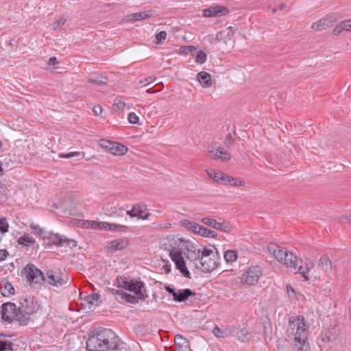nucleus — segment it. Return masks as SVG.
Here are the masks:
<instances>
[{
	"label": "nucleus",
	"instance_id": "obj_1",
	"mask_svg": "<svg viewBox=\"0 0 351 351\" xmlns=\"http://www.w3.org/2000/svg\"><path fill=\"white\" fill-rule=\"evenodd\" d=\"M118 287L134 293L133 295L125 293L122 290H114L117 300L135 304L138 300H145L147 298L145 294L144 282L135 279H130L125 277L118 276L116 279Z\"/></svg>",
	"mask_w": 351,
	"mask_h": 351
},
{
	"label": "nucleus",
	"instance_id": "obj_2",
	"mask_svg": "<svg viewBox=\"0 0 351 351\" xmlns=\"http://www.w3.org/2000/svg\"><path fill=\"white\" fill-rule=\"evenodd\" d=\"M287 335L293 339V351H311L308 341V326L302 316H292L289 319Z\"/></svg>",
	"mask_w": 351,
	"mask_h": 351
},
{
	"label": "nucleus",
	"instance_id": "obj_3",
	"mask_svg": "<svg viewBox=\"0 0 351 351\" xmlns=\"http://www.w3.org/2000/svg\"><path fill=\"white\" fill-rule=\"evenodd\" d=\"M21 274L23 276H25L30 286L34 288H37L43 282H46L54 287H60L66 283V281L61 276V274L49 270L45 275L40 269L32 264L27 265L23 268Z\"/></svg>",
	"mask_w": 351,
	"mask_h": 351
},
{
	"label": "nucleus",
	"instance_id": "obj_4",
	"mask_svg": "<svg viewBox=\"0 0 351 351\" xmlns=\"http://www.w3.org/2000/svg\"><path fill=\"white\" fill-rule=\"evenodd\" d=\"M120 339L111 329L101 328L86 341V348L89 351H107L118 349Z\"/></svg>",
	"mask_w": 351,
	"mask_h": 351
},
{
	"label": "nucleus",
	"instance_id": "obj_5",
	"mask_svg": "<svg viewBox=\"0 0 351 351\" xmlns=\"http://www.w3.org/2000/svg\"><path fill=\"white\" fill-rule=\"evenodd\" d=\"M1 318L9 323L18 322L20 325H27V319L19 313V307L14 303L7 302L1 305Z\"/></svg>",
	"mask_w": 351,
	"mask_h": 351
},
{
	"label": "nucleus",
	"instance_id": "obj_6",
	"mask_svg": "<svg viewBox=\"0 0 351 351\" xmlns=\"http://www.w3.org/2000/svg\"><path fill=\"white\" fill-rule=\"evenodd\" d=\"M40 309V304L34 302L31 298H21L19 302V313L27 319V324L30 320L29 315L38 312Z\"/></svg>",
	"mask_w": 351,
	"mask_h": 351
},
{
	"label": "nucleus",
	"instance_id": "obj_7",
	"mask_svg": "<svg viewBox=\"0 0 351 351\" xmlns=\"http://www.w3.org/2000/svg\"><path fill=\"white\" fill-rule=\"evenodd\" d=\"M169 256L176 264V268L185 277L190 278V272L186 266L185 261L178 247L171 246L169 250Z\"/></svg>",
	"mask_w": 351,
	"mask_h": 351
},
{
	"label": "nucleus",
	"instance_id": "obj_8",
	"mask_svg": "<svg viewBox=\"0 0 351 351\" xmlns=\"http://www.w3.org/2000/svg\"><path fill=\"white\" fill-rule=\"evenodd\" d=\"M261 274L262 271L259 266H251L243 274L241 282L243 285H254L258 282Z\"/></svg>",
	"mask_w": 351,
	"mask_h": 351
},
{
	"label": "nucleus",
	"instance_id": "obj_9",
	"mask_svg": "<svg viewBox=\"0 0 351 351\" xmlns=\"http://www.w3.org/2000/svg\"><path fill=\"white\" fill-rule=\"evenodd\" d=\"M220 258L219 254H214L206 258H200L199 265L195 263V267L203 272H211L219 265Z\"/></svg>",
	"mask_w": 351,
	"mask_h": 351
},
{
	"label": "nucleus",
	"instance_id": "obj_10",
	"mask_svg": "<svg viewBox=\"0 0 351 351\" xmlns=\"http://www.w3.org/2000/svg\"><path fill=\"white\" fill-rule=\"evenodd\" d=\"M47 239L50 240V241L57 246H69L71 248L75 247L77 246V241L74 239H68L64 235H61L60 234H53L49 233V237H46Z\"/></svg>",
	"mask_w": 351,
	"mask_h": 351
},
{
	"label": "nucleus",
	"instance_id": "obj_11",
	"mask_svg": "<svg viewBox=\"0 0 351 351\" xmlns=\"http://www.w3.org/2000/svg\"><path fill=\"white\" fill-rule=\"evenodd\" d=\"M339 334V327L335 326L322 330L319 335V339L324 343H333L337 339Z\"/></svg>",
	"mask_w": 351,
	"mask_h": 351
},
{
	"label": "nucleus",
	"instance_id": "obj_12",
	"mask_svg": "<svg viewBox=\"0 0 351 351\" xmlns=\"http://www.w3.org/2000/svg\"><path fill=\"white\" fill-rule=\"evenodd\" d=\"M229 13L228 9L223 5H215L203 10L204 17H220Z\"/></svg>",
	"mask_w": 351,
	"mask_h": 351
},
{
	"label": "nucleus",
	"instance_id": "obj_13",
	"mask_svg": "<svg viewBox=\"0 0 351 351\" xmlns=\"http://www.w3.org/2000/svg\"><path fill=\"white\" fill-rule=\"evenodd\" d=\"M202 222L211 228L223 232H228L230 230V224L227 222H219L211 218L204 217L202 219Z\"/></svg>",
	"mask_w": 351,
	"mask_h": 351
},
{
	"label": "nucleus",
	"instance_id": "obj_14",
	"mask_svg": "<svg viewBox=\"0 0 351 351\" xmlns=\"http://www.w3.org/2000/svg\"><path fill=\"white\" fill-rule=\"evenodd\" d=\"M267 250L280 263L282 262L283 256L288 252L286 248L281 247L275 243L268 245Z\"/></svg>",
	"mask_w": 351,
	"mask_h": 351
},
{
	"label": "nucleus",
	"instance_id": "obj_15",
	"mask_svg": "<svg viewBox=\"0 0 351 351\" xmlns=\"http://www.w3.org/2000/svg\"><path fill=\"white\" fill-rule=\"evenodd\" d=\"M298 258L291 252L288 250V252L285 254V256H283L282 263L287 267L291 269L296 270L297 266L298 265Z\"/></svg>",
	"mask_w": 351,
	"mask_h": 351
},
{
	"label": "nucleus",
	"instance_id": "obj_16",
	"mask_svg": "<svg viewBox=\"0 0 351 351\" xmlns=\"http://www.w3.org/2000/svg\"><path fill=\"white\" fill-rule=\"evenodd\" d=\"M196 293L191 290L190 289H184L177 290L176 295H174L173 300L177 302H185L191 296H194Z\"/></svg>",
	"mask_w": 351,
	"mask_h": 351
},
{
	"label": "nucleus",
	"instance_id": "obj_17",
	"mask_svg": "<svg viewBox=\"0 0 351 351\" xmlns=\"http://www.w3.org/2000/svg\"><path fill=\"white\" fill-rule=\"evenodd\" d=\"M175 345L178 351H192L189 341L181 335H177L174 338Z\"/></svg>",
	"mask_w": 351,
	"mask_h": 351
},
{
	"label": "nucleus",
	"instance_id": "obj_18",
	"mask_svg": "<svg viewBox=\"0 0 351 351\" xmlns=\"http://www.w3.org/2000/svg\"><path fill=\"white\" fill-rule=\"evenodd\" d=\"M197 79L204 88H209L212 85L210 75L206 71H200L197 75Z\"/></svg>",
	"mask_w": 351,
	"mask_h": 351
},
{
	"label": "nucleus",
	"instance_id": "obj_19",
	"mask_svg": "<svg viewBox=\"0 0 351 351\" xmlns=\"http://www.w3.org/2000/svg\"><path fill=\"white\" fill-rule=\"evenodd\" d=\"M201 249H197L193 246L191 248H187L184 252L185 257L191 262L200 261Z\"/></svg>",
	"mask_w": 351,
	"mask_h": 351
},
{
	"label": "nucleus",
	"instance_id": "obj_20",
	"mask_svg": "<svg viewBox=\"0 0 351 351\" xmlns=\"http://www.w3.org/2000/svg\"><path fill=\"white\" fill-rule=\"evenodd\" d=\"M134 208L136 210L137 217L139 219H148L149 217L151 215L150 213H146L147 210V206L143 202L134 205Z\"/></svg>",
	"mask_w": 351,
	"mask_h": 351
},
{
	"label": "nucleus",
	"instance_id": "obj_21",
	"mask_svg": "<svg viewBox=\"0 0 351 351\" xmlns=\"http://www.w3.org/2000/svg\"><path fill=\"white\" fill-rule=\"evenodd\" d=\"M332 20L330 17H326L313 23L311 25V28L315 30H323L327 27L331 26Z\"/></svg>",
	"mask_w": 351,
	"mask_h": 351
},
{
	"label": "nucleus",
	"instance_id": "obj_22",
	"mask_svg": "<svg viewBox=\"0 0 351 351\" xmlns=\"http://www.w3.org/2000/svg\"><path fill=\"white\" fill-rule=\"evenodd\" d=\"M153 14V11L152 10H147L141 12H136L130 15H128V18L129 21H138L141 20H143L145 19H148L152 16Z\"/></svg>",
	"mask_w": 351,
	"mask_h": 351
},
{
	"label": "nucleus",
	"instance_id": "obj_23",
	"mask_svg": "<svg viewBox=\"0 0 351 351\" xmlns=\"http://www.w3.org/2000/svg\"><path fill=\"white\" fill-rule=\"evenodd\" d=\"M112 147L110 149V152L115 156L124 155L128 150L127 146L114 141Z\"/></svg>",
	"mask_w": 351,
	"mask_h": 351
},
{
	"label": "nucleus",
	"instance_id": "obj_24",
	"mask_svg": "<svg viewBox=\"0 0 351 351\" xmlns=\"http://www.w3.org/2000/svg\"><path fill=\"white\" fill-rule=\"evenodd\" d=\"M13 343L7 339L6 335H0V351H14Z\"/></svg>",
	"mask_w": 351,
	"mask_h": 351
},
{
	"label": "nucleus",
	"instance_id": "obj_25",
	"mask_svg": "<svg viewBox=\"0 0 351 351\" xmlns=\"http://www.w3.org/2000/svg\"><path fill=\"white\" fill-rule=\"evenodd\" d=\"M208 176L213 180L214 181L219 182L220 184H225V182L223 179L225 180L226 175L221 171H217V170H210V171H206Z\"/></svg>",
	"mask_w": 351,
	"mask_h": 351
},
{
	"label": "nucleus",
	"instance_id": "obj_26",
	"mask_svg": "<svg viewBox=\"0 0 351 351\" xmlns=\"http://www.w3.org/2000/svg\"><path fill=\"white\" fill-rule=\"evenodd\" d=\"M99 293H91L88 295L85 296L84 301L89 304V309L92 308V311L99 306L98 300L99 298Z\"/></svg>",
	"mask_w": 351,
	"mask_h": 351
},
{
	"label": "nucleus",
	"instance_id": "obj_27",
	"mask_svg": "<svg viewBox=\"0 0 351 351\" xmlns=\"http://www.w3.org/2000/svg\"><path fill=\"white\" fill-rule=\"evenodd\" d=\"M128 227L124 225L111 223L104 221V226L102 230H108V231H115L118 230L119 232H125Z\"/></svg>",
	"mask_w": 351,
	"mask_h": 351
},
{
	"label": "nucleus",
	"instance_id": "obj_28",
	"mask_svg": "<svg viewBox=\"0 0 351 351\" xmlns=\"http://www.w3.org/2000/svg\"><path fill=\"white\" fill-rule=\"evenodd\" d=\"M180 224L182 226L184 227L185 228L189 230H191L195 233H197V230L199 229V227L201 226L195 221H190L188 219L182 220L180 221Z\"/></svg>",
	"mask_w": 351,
	"mask_h": 351
},
{
	"label": "nucleus",
	"instance_id": "obj_29",
	"mask_svg": "<svg viewBox=\"0 0 351 351\" xmlns=\"http://www.w3.org/2000/svg\"><path fill=\"white\" fill-rule=\"evenodd\" d=\"M82 226L86 228H92L95 230H102L104 221H95L92 220H84Z\"/></svg>",
	"mask_w": 351,
	"mask_h": 351
},
{
	"label": "nucleus",
	"instance_id": "obj_30",
	"mask_svg": "<svg viewBox=\"0 0 351 351\" xmlns=\"http://www.w3.org/2000/svg\"><path fill=\"white\" fill-rule=\"evenodd\" d=\"M321 269L327 272L328 271L330 270L332 268V263L330 260L329 259L328 256L326 255H323L321 256L319 259V265Z\"/></svg>",
	"mask_w": 351,
	"mask_h": 351
},
{
	"label": "nucleus",
	"instance_id": "obj_31",
	"mask_svg": "<svg viewBox=\"0 0 351 351\" xmlns=\"http://www.w3.org/2000/svg\"><path fill=\"white\" fill-rule=\"evenodd\" d=\"M216 153L214 154L215 159H221L222 161H228L230 160V154L223 150L221 147H217Z\"/></svg>",
	"mask_w": 351,
	"mask_h": 351
},
{
	"label": "nucleus",
	"instance_id": "obj_32",
	"mask_svg": "<svg viewBox=\"0 0 351 351\" xmlns=\"http://www.w3.org/2000/svg\"><path fill=\"white\" fill-rule=\"evenodd\" d=\"M18 243L25 247H29L36 243V240L32 238L29 234H24L21 237L18 239Z\"/></svg>",
	"mask_w": 351,
	"mask_h": 351
},
{
	"label": "nucleus",
	"instance_id": "obj_33",
	"mask_svg": "<svg viewBox=\"0 0 351 351\" xmlns=\"http://www.w3.org/2000/svg\"><path fill=\"white\" fill-rule=\"evenodd\" d=\"M125 246V242L121 239L112 241L108 243V248H111L112 251L121 250Z\"/></svg>",
	"mask_w": 351,
	"mask_h": 351
},
{
	"label": "nucleus",
	"instance_id": "obj_34",
	"mask_svg": "<svg viewBox=\"0 0 351 351\" xmlns=\"http://www.w3.org/2000/svg\"><path fill=\"white\" fill-rule=\"evenodd\" d=\"M88 82L97 86H103L107 84L108 79L102 75H95L88 78Z\"/></svg>",
	"mask_w": 351,
	"mask_h": 351
},
{
	"label": "nucleus",
	"instance_id": "obj_35",
	"mask_svg": "<svg viewBox=\"0 0 351 351\" xmlns=\"http://www.w3.org/2000/svg\"><path fill=\"white\" fill-rule=\"evenodd\" d=\"M197 234L210 238H215L217 236V233L215 231L208 230L203 226H200L199 229L197 230Z\"/></svg>",
	"mask_w": 351,
	"mask_h": 351
},
{
	"label": "nucleus",
	"instance_id": "obj_36",
	"mask_svg": "<svg viewBox=\"0 0 351 351\" xmlns=\"http://www.w3.org/2000/svg\"><path fill=\"white\" fill-rule=\"evenodd\" d=\"M1 292L3 296L8 297L14 293V289L11 283L6 282L4 286L1 287Z\"/></svg>",
	"mask_w": 351,
	"mask_h": 351
},
{
	"label": "nucleus",
	"instance_id": "obj_37",
	"mask_svg": "<svg viewBox=\"0 0 351 351\" xmlns=\"http://www.w3.org/2000/svg\"><path fill=\"white\" fill-rule=\"evenodd\" d=\"M225 184H229L231 186H243L244 185V182L242 180L237 179L233 177H231L228 175H226L225 180L223 179Z\"/></svg>",
	"mask_w": 351,
	"mask_h": 351
},
{
	"label": "nucleus",
	"instance_id": "obj_38",
	"mask_svg": "<svg viewBox=\"0 0 351 351\" xmlns=\"http://www.w3.org/2000/svg\"><path fill=\"white\" fill-rule=\"evenodd\" d=\"M223 257L227 263H233L237 258V252L234 250H227L224 252Z\"/></svg>",
	"mask_w": 351,
	"mask_h": 351
},
{
	"label": "nucleus",
	"instance_id": "obj_39",
	"mask_svg": "<svg viewBox=\"0 0 351 351\" xmlns=\"http://www.w3.org/2000/svg\"><path fill=\"white\" fill-rule=\"evenodd\" d=\"M262 327H263V334L265 337V340H267V338L271 339L272 330H271V326L269 322H263L262 323Z\"/></svg>",
	"mask_w": 351,
	"mask_h": 351
},
{
	"label": "nucleus",
	"instance_id": "obj_40",
	"mask_svg": "<svg viewBox=\"0 0 351 351\" xmlns=\"http://www.w3.org/2000/svg\"><path fill=\"white\" fill-rule=\"evenodd\" d=\"M9 223L5 217H0V232L5 234L8 232Z\"/></svg>",
	"mask_w": 351,
	"mask_h": 351
},
{
	"label": "nucleus",
	"instance_id": "obj_41",
	"mask_svg": "<svg viewBox=\"0 0 351 351\" xmlns=\"http://www.w3.org/2000/svg\"><path fill=\"white\" fill-rule=\"evenodd\" d=\"M125 104L124 101H122L121 100H118L117 99H115V101L112 106V110L114 112H121L123 111L125 108Z\"/></svg>",
	"mask_w": 351,
	"mask_h": 351
},
{
	"label": "nucleus",
	"instance_id": "obj_42",
	"mask_svg": "<svg viewBox=\"0 0 351 351\" xmlns=\"http://www.w3.org/2000/svg\"><path fill=\"white\" fill-rule=\"evenodd\" d=\"M213 334L217 337L224 338V337H228L229 335L230 332L228 331L227 330H222L220 328L216 326V327H215V328L213 330Z\"/></svg>",
	"mask_w": 351,
	"mask_h": 351
},
{
	"label": "nucleus",
	"instance_id": "obj_43",
	"mask_svg": "<svg viewBox=\"0 0 351 351\" xmlns=\"http://www.w3.org/2000/svg\"><path fill=\"white\" fill-rule=\"evenodd\" d=\"M206 54L203 51H199L195 56V62L199 64L204 63L206 60Z\"/></svg>",
	"mask_w": 351,
	"mask_h": 351
},
{
	"label": "nucleus",
	"instance_id": "obj_44",
	"mask_svg": "<svg viewBox=\"0 0 351 351\" xmlns=\"http://www.w3.org/2000/svg\"><path fill=\"white\" fill-rule=\"evenodd\" d=\"M114 141H109V140H106V139H101L99 141V145L108 150V152H110V149H112V145L113 144Z\"/></svg>",
	"mask_w": 351,
	"mask_h": 351
},
{
	"label": "nucleus",
	"instance_id": "obj_45",
	"mask_svg": "<svg viewBox=\"0 0 351 351\" xmlns=\"http://www.w3.org/2000/svg\"><path fill=\"white\" fill-rule=\"evenodd\" d=\"M8 189L5 186H0V200L1 202H5L7 200L8 194Z\"/></svg>",
	"mask_w": 351,
	"mask_h": 351
},
{
	"label": "nucleus",
	"instance_id": "obj_46",
	"mask_svg": "<svg viewBox=\"0 0 351 351\" xmlns=\"http://www.w3.org/2000/svg\"><path fill=\"white\" fill-rule=\"evenodd\" d=\"M236 135V132L234 131L233 132V134H229L226 138H225V140H224V145L228 147H230L233 143H234V138L233 136H235Z\"/></svg>",
	"mask_w": 351,
	"mask_h": 351
},
{
	"label": "nucleus",
	"instance_id": "obj_47",
	"mask_svg": "<svg viewBox=\"0 0 351 351\" xmlns=\"http://www.w3.org/2000/svg\"><path fill=\"white\" fill-rule=\"evenodd\" d=\"M214 254H218V252L214 253L213 251L210 249L203 247L202 250H201L200 253V258H206L207 256H210Z\"/></svg>",
	"mask_w": 351,
	"mask_h": 351
},
{
	"label": "nucleus",
	"instance_id": "obj_48",
	"mask_svg": "<svg viewBox=\"0 0 351 351\" xmlns=\"http://www.w3.org/2000/svg\"><path fill=\"white\" fill-rule=\"evenodd\" d=\"M167 32L165 31H161L156 35V44H160L164 40L166 39Z\"/></svg>",
	"mask_w": 351,
	"mask_h": 351
},
{
	"label": "nucleus",
	"instance_id": "obj_49",
	"mask_svg": "<svg viewBox=\"0 0 351 351\" xmlns=\"http://www.w3.org/2000/svg\"><path fill=\"white\" fill-rule=\"evenodd\" d=\"M195 49L193 46H182L180 48V52L184 54H191Z\"/></svg>",
	"mask_w": 351,
	"mask_h": 351
},
{
	"label": "nucleus",
	"instance_id": "obj_50",
	"mask_svg": "<svg viewBox=\"0 0 351 351\" xmlns=\"http://www.w3.org/2000/svg\"><path fill=\"white\" fill-rule=\"evenodd\" d=\"M247 335V331L245 328H241L237 332V336L239 339L244 341Z\"/></svg>",
	"mask_w": 351,
	"mask_h": 351
},
{
	"label": "nucleus",
	"instance_id": "obj_51",
	"mask_svg": "<svg viewBox=\"0 0 351 351\" xmlns=\"http://www.w3.org/2000/svg\"><path fill=\"white\" fill-rule=\"evenodd\" d=\"M30 227L32 230L34 231V234L38 237H41L43 234V230L40 228L38 225H35L34 223H32L30 225Z\"/></svg>",
	"mask_w": 351,
	"mask_h": 351
},
{
	"label": "nucleus",
	"instance_id": "obj_52",
	"mask_svg": "<svg viewBox=\"0 0 351 351\" xmlns=\"http://www.w3.org/2000/svg\"><path fill=\"white\" fill-rule=\"evenodd\" d=\"M128 121L132 124H136L138 122V117L134 112H130L128 114Z\"/></svg>",
	"mask_w": 351,
	"mask_h": 351
},
{
	"label": "nucleus",
	"instance_id": "obj_53",
	"mask_svg": "<svg viewBox=\"0 0 351 351\" xmlns=\"http://www.w3.org/2000/svg\"><path fill=\"white\" fill-rule=\"evenodd\" d=\"M156 80V77H153L152 76H149V77H145V78L140 80V83L143 86H147L149 84H151V83L154 82Z\"/></svg>",
	"mask_w": 351,
	"mask_h": 351
},
{
	"label": "nucleus",
	"instance_id": "obj_54",
	"mask_svg": "<svg viewBox=\"0 0 351 351\" xmlns=\"http://www.w3.org/2000/svg\"><path fill=\"white\" fill-rule=\"evenodd\" d=\"M296 269H297V272L302 274L306 280H308V276L306 275L308 273V271H305V267H304L302 265H300L299 267L297 266Z\"/></svg>",
	"mask_w": 351,
	"mask_h": 351
},
{
	"label": "nucleus",
	"instance_id": "obj_55",
	"mask_svg": "<svg viewBox=\"0 0 351 351\" xmlns=\"http://www.w3.org/2000/svg\"><path fill=\"white\" fill-rule=\"evenodd\" d=\"M345 30L344 27L342 25V23L341 22L338 25H337L332 31V34L335 36L339 35L342 31Z\"/></svg>",
	"mask_w": 351,
	"mask_h": 351
},
{
	"label": "nucleus",
	"instance_id": "obj_56",
	"mask_svg": "<svg viewBox=\"0 0 351 351\" xmlns=\"http://www.w3.org/2000/svg\"><path fill=\"white\" fill-rule=\"evenodd\" d=\"M80 155V153L78 152H69L68 154H61L59 155L60 158H70L74 156H77Z\"/></svg>",
	"mask_w": 351,
	"mask_h": 351
},
{
	"label": "nucleus",
	"instance_id": "obj_57",
	"mask_svg": "<svg viewBox=\"0 0 351 351\" xmlns=\"http://www.w3.org/2000/svg\"><path fill=\"white\" fill-rule=\"evenodd\" d=\"M341 23L345 31L351 32V19L341 21Z\"/></svg>",
	"mask_w": 351,
	"mask_h": 351
},
{
	"label": "nucleus",
	"instance_id": "obj_58",
	"mask_svg": "<svg viewBox=\"0 0 351 351\" xmlns=\"http://www.w3.org/2000/svg\"><path fill=\"white\" fill-rule=\"evenodd\" d=\"M304 267H305V271L308 272L310 271V269L313 268L314 264L311 260L306 259L304 263Z\"/></svg>",
	"mask_w": 351,
	"mask_h": 351
},
{
	"label": "nucleus",
	"instance_id": "obj_59",
	"mask_svg": "<svg viewBox=\"0 0 351 351\" xmlns=\"http://www.w3.org/2000/svg\"><path fill=\"white\" fill-rule=\"evenodd\" d=\"M8 255L7 250H0V261L5 260Z\"/></svg>",
	"mask_w": 351,
	"mask_h": 351
},
{
	"label": "nucleus",
	"instance_id": "obj_60",
	"mask_svg": "<svg viewBox=\"0 0 351 351\" xmlns=\"http://www.w3.org/2000/svg\"><path fill=\"white\" fill-rule=\"evenodd\" d=\"M165 289L169 294L172 295L173 299H174V295H176L177 291L175 289L171 287L169 285L166 286Z\"/></svg>",
	"mask_w": 351,
	"mask_h": 351
},
{
	"label": "nucleus",
	"instance_id": "obj_61",
	"mask_svg": "<svg viewBox=\"0 0 351 351\" xmlns=\"http://www.w3.org/2000/svg\"><path fill=\"white\" fill-rule=\"evenodd\" d=\"M95 115H99L102 112V108L100 106H95L93 109Z\"/></svg>",
	"mask_w": 351,
	"mask_h": 351
},
{
	"label": "nucleus",
	"instance_id": "obj_62",
	"mask_svg": "<svg viewBox=\"0 0 351 351\" xmlns=\"http://www.w3.org/2000/svg\"><path fill=\"white\" fill-rule=\"evenodd\" d=\"M339 221L341 222H343L345 221H348L349 223H351V215H342L339 218Z\"/></svg>",
	"mask_w": 351,
	"mask_h": 351
},
{
	"label": "nucleus",
	"instance_id": "obj_63",
	"mask_svg": "<svg viewBox=\"0 0 351 351\" xmlns=\"http://www.w3.org/2000/svg\"><path fill=\"white\" fill-rule=\"evenodd\" d=\"M126 214L129 215L130 217H137L136 210H134V206L132 207V210H128Z\"/></svg>",
	"mask_w": 351,
	"mask_h": 351
},
{
	"label": "nucleus",
	"instance_id": "obj_64",
	"mask_svg": "<svg viewBox=\"0 0 351 351\" xmlns=\"http://www.w3.org/2000/svg\"><path fill=\"white\" fill-rule=\"evenodd\" d=\"M57 63L56 57L50 58L48 62L49 66H55Z\"/></svg>",
	"mask_w": 351,
	"mask_h": 351
}]
</instances>
